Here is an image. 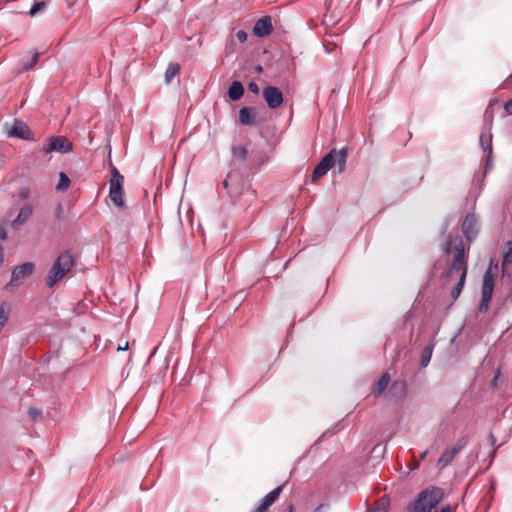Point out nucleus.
<instances>
[{
  "mask_svg": "<svg viewBox=\"0 0 512 512\" xmlns=\"http://www.w3.org/2000/svg\"><path fill=\"white\" fill-rule=\"evenodd\" d=\"M443 251L446 255L452 254V258L447 261V269L444 272L445 278H451L455 273H460V277L455 287L451 291V298L456 300L465 285L468 272V249H465L463 239L456 236L453 241L451 237L443 245Z\"/></svg>",
  "mask_w": 512,
  "mask_h": 512,
  "instance_id": "1",
  "label": "nucleus"
},
{
  "mask_svg": "<svg viewBox=\"0 0 512 512\" xmlns=\"http://www.w3.org/2000/svg\"><path fill=\"white\" fill-rule=\"evenodd\" d=\"M443 251L446 255L452 254V258L447 261V269L444 272L445 278H451L455 273H460V277L455 287L451 291V298L456 300L465 285L468 272V249H465L463 239L456 236L453 241L451 237L443 245Z\"/></svg>",
  "mask_w": 512,
  "mask_h": 512,
  "instance_id": "2",
  "label": "nucleus"
},
{
  "mask_svg": "<svg viewBox=\"0 0 512 512\" xmlns=\"http://www.w3.org/2000/svg\"><path fill=\"white\" fill-rule=\"evenodd\" d=\"M347 157V148H342L339 151L335 148L331 149L314 168L311 175L312 182H316L319 178L323 177L334 166H337L338 173L344 172Z\"/></svg>",
  "mask_w": 512,
  "mask_h": 512,
  "instance_id": "3",
  "label": "nucleus"
},
{
  "mask_svg": "<svg viewBox=\"0 0 512 512\" xmlns=\"http://www.w3.org/2000/svg\"><path fill=\"white\" fill-rule=\"evenodd\" d=\"M75 265V257L71 250H66L61 253L55 260L51 269L48 272L46 284L49 288L54 287L60 280H62Z\"/></svg>",
  "mask_w": 512,
  "mask_h": 512,
  "instance_id": "4",
  "label": "nucleus"
},
{
  "mask_svg": "<svg viewBox=\"0 0 512 512\" xmlns=\"http://www.w3.org/2000/svg\"><path fill=\"white\" fill-rule=\"evenodd\" d=\"M443 498V491L432 487L421 491L416 499L408 506L409 512H431Z\"/></svg>",
  "mask_w": 512,
  "mask_h": 512,
  "instance_id": "5",
  "label": "nucleus"
},
{
  "mask_svg": "<svg viewBox=\"0 0 512 512\" xmlns=\"http://www.w3.org/2000/svg\"><path fill=\"white\" fill-rule=\"evenodd\" d=\"M498 269V261L491 258L482 279L481 301L478 308L480 312L488 310L493 295L495 279L498 275Z\"/></svg>",
  "mask_w": 512,
  "mask_h": 512,
  "instance_id": "6",
  "label": "nucleus"
},
{
  "mask_svg": "<svg viewBox=\"0 0 512 512\" xmlns=\"http://www.w3.org/2000/svg\"><path fill=\"white\" fill-rule=\"evenodd\" d=\"M232 156L239 161L248 160L247 167L250 170H256L261 165L265 164L268 161V157L264 151H248L245 146L234 145L231 147Z\"/></svg>",
  "mask_w": 512,
  "mask_h": 512,
  "instance_id": "7",
  "label": "nucleus"
},
{
  "mask_svg": "<svg viewBox=\"0 0 512 512\" xmlns=\"http://www.w3.org/2000/svg\"><path fill=\"white\" fill-rule=\"evenodd\" d=\"M73 150V144L64 136H50L41 151L45 153H68Z\"/></svg>",
  "mask_w": 512,
  "mask_h": 512,
  "instance_id": "8",
  "label": "nucleus"
},
{
  "mask_svg": "<svg viewBox=\"0 0 512 512\" xmlns=\"http://www.w3.org/2000/svg\"><path fill=\"white\" fill-rule=\"evenodd\" d=\"M462 232L467 241V247L465 249L470 250L471 243L475 240L479 233V223L478 218L474 213H468L462 223Z\"/></svg>",
  "mask_w": 512,
  "mask_h": 512,
  "instance_id": "9",
  "label": "nucleus"
},
{
  "mask_svg": "<svg viewBox=\"0 0 512 512\" xmlns=\"http://www.w3.org/2000/svg\"><path fill=\"white\" fill-rule=\"evenodd\" d=\"M35 264L33 262H25L22 265L16 266L11 273V280L5 285L7 291H12L20 280L26 279L33 274Z\"/></svg>",
  "mask_w": 512,
  "mask_h": 512,
  "instance_id": "10",
  "label": "nucleus"
},
{
  "mask_svg": "<svg viewBox=\"0 0 512 512\" xmlns=\"http://www.w3.org/2000/svg\"><path fill=\"white\" fill-rule=\"evenodd\" d=\"M6 132L9 137L23 139V140H34L33 133L29 126L20 119H14L11 126L6 125Z\"/></svg>",
  "mask_w": 512,
  "mask_h": 512,
  "instance_id": "11",
  "label": "nucleus"
},
{
  "mask_svg": "<svg viewBox=\"0 0 512 512\" xmlns=\"http://www.w3.org/2000/svg\"><path fill=\"white\" fill-rule=\"evenodd\" d=\"M223 188L230 197H238L243 192V183L237 172L231 171L222 182Z\"/></svg>",
  "mask_w": 512,
  "mask_h": 512,
  "instance_id": "12",
  "label": "nucleus"
},
{
  "mask_svg": "<svg viewBox=\"0 0 512 512\" xmlns=\"http://www.w3.org/2000/svg\"><path fill=\"white\" fill-rule=\"evenodd\" d=\"M263 98L270 109H276L283 103V93L274 86H266L262 91Z\"/></svg>",
  "mask_w": 512,
  "mask_h": 512,
  "instance_id": "13",
  "label": "nucleus"
},
{
  "mask_svg": "<svg viewBox=\"0 0 512 512\" xmlns=\"http://www.w3.org/2000/svg\"><path fill=\"white\" fill-rule=\"evenodd\" d=\"M273 31L272 18L265 15L258 19L253 27V34L257 37H266Z\"/></svg>",
  "mask_w": 512,
  "mask_h": 512,
  "instance_id": "14",
  "label": "nucleus"
},
{
  "mask_svg": "<svg viewBox=\"0 0 512 512\" xmlns=\"http://www.w3.org/2000/svg\"><path fill=\"white\" fill-rule=\"evenodd\" d=\"M286 483L276 487L274 490L265 495L259 506L255 509L258 512H267L268 509L276 502L280 494L282 493Z\"/></svg>",
  "mask_w": 512,
  "mask_h": 512,
  "instance_id": "15",
  "label": "nucleus"
},
{
  "mask_svg": "<svg viewBox=\"0 0 512 512\" xmlns=\"http://www.w3.org/2000/svg\"><path fill=\"white\" fill-rule=\"evenodd\" d=\"M109 198L119 209L125 208L123 183H109Z\"/></svg>",
  "mask_w": 512,
  "mask_h": 512,
  "instance_id": "16",
  "label": "nucleus"
},
{
  "mask_svg": "<svg viewBox=\"0 0 512 512\" xmlns=\"http://www.w3.org/2000/svg\"><path fill=\"white\" fill-rule=\"evenodd\" d=\"M33 213V207L30 204L24 205L17 217L11 222V227L14 230H17L19 227H21L23 224L26 223V221L31 217Z\"/></svg>",
  "mask_w": 512,
  "mask_h": 512,
  "instance_id": "17",
  "label": "nucleus"
},
{
  "mask_svg": "<svg viewBox=\"0 0 512 512\" xmlns=\"http://www.w3.org/2000/svg\"><path fill=\"white\" fill-rule=\"evenodd\" d=\"M407 385L403 380H395L391 383L387 394L396 399H402L406 395Z\"/></svg>",
  "mask_w": 512,
  "mask_h": 512,
  "instance_id": "18",
  "label": "nucleus"
},
{
  "mask_svg": "<svg viewBox=\"0 0 512 512\" xmlns=\"http://www.w3.org/2000/svg\"><path fill=\"white\" fill-rule=\"evenodd\" d=\"M239 121L242 125H254L256 122L255 109L243 107L239 110Z\"/></svg>",
  "mask_w": 512,
  "mask_h": 512,
  "instance_id": "19",
  "label": "nucleus"
},
{
  "mask_svg": "<svg viewBox=\"0 0 512 512\" xmlns=\"http://www.w3.org/2000/svg\"><path fill=\"white\" fill-rule=\"evenodd\" d=\"M390 382V375L388 372L382 374V376L378 379L376 384L373 386L371 390V394L374 397H379L384 391L388 388Z\"/></svg>",
  "mask_w": 512,
  "mask_h": 512,
  "instance_id": "20",
  "label": "nucleus"
},
{
  "mask_svg": "<svg viewBox=\"0 0 512 512\" xmlns=\"http://www.w3.org/2000/svg\"><path fill=\"white\" fill-rule=\"evenodd\" d=\"M456 455H457V453L455 450H453L452 447L446 448L442 452L441 456L439 457V459L437 461V467L439 469L445 468L453 461V459L455 458Z\"/></svg>",
  "mask_w": 512,
  "mask_h": 512,
  "instance_id": "21",
  "label": "nucleus"
},
{
  "mask_svg": "<svg viewBox=\"0 0 512 512\" xmlns=\"http://www.w3.org/2000/svg\"><path fill=\"white\" fill-rule=\"evenodd\" d=\"M244 94V86L240 81H233L228 88V96L232 101L241 99Z\"/></svg>",
  "mask_w": 512,
  "mask_h": 512,
  "instance_id": "22",
  "label": "nucleus"
},
{
  "mask_svg": "<svg viewBox=\"0 0 512 512\" xmlns=\"http://www.w3.org/2000/svg\"><path fill=\"white\" fill-rule=\"evenodd\" d=\"M508 250L504 253L502 259V273H508L512 269V243H507Z\"/></svg>",
  "mask_w": 512,
  "mask_h": 512,
  "instance_id": "23",
  "label": "nucleus"
},
{
  "mask_svg": "<svg viewBox=\"0 0 512 512\" xmlns=\"http://www.w3.org/2000/svg\"><path fill=\"white\" fill-rule=\"evenodd\" d=\"M480 145L484 152L488 153V157L492 154V134L488 131V134L484 132L480 135Z\"/></svg>",
  "mask_w": 512,
  "mask_h": 512,
  "instance_id": "24",
  "label": "nucleus"
},
{
  "mask_svg": "<svg viewBox=\"0 0 512 512\" xmlns=\"http://www.w3.org/2000/svg\"><path fill=\"white\" fill-rule=\"evenodd\" d=\"M180 65L178 63H169L165 71V82L169 84L172 79L179 73Z\"/></svg>",
  "mask_w": 512,
  "mask_h": 512,
  "instance_id": "25",
  "label": "nucleus"
},
{
  "mask_svg": "<svg viewBox=\"0 0 512 512\" xmlns=\"http://www.w3.org/2000/svg\"><path fill=\"white\" fill-rule=\"evenodd\" d=\"M494 103H495V101H491L489 103V105L486 108L484 115H483L484 123H485V126L487 127L488 131L491 130L492 125H493V118H494L493 104Z\"/></svg>",
  "mask_w": 512,
  "mask_h": 512,
  "instance_id": "26",
  "label": "nucleus"
},
{
  "mask_svg": "<svg viewBox=\"0 0 512 512\" xmlns=\"http://www.w3.org/2000/svg\"><path fill=\"white\" fill-rule=\"evenodd\" d=\"M434 349V344L427 345L421 352V366L426 367L432 357V352Z\"/></svg>",
  "mask_w": 512,
  "mask_h": 512,
  "instance_id": "27",
  "label": "nucleus"
},
{
  "mask_svg": "<svg viewBox=\"0 0 512 512\" xmlns=\"http://www.w3.org/2000/svg\"><path fill=\"white\" fill-rule=\"evenodd\" d=\"M71 181L66 173L60 172L59 174V181L56 186L57 191H66L70 187Z\"/></svg>",
  "mask_w": 512,
  "mask_h": 512,
  "instance_id": "28",
  "label": "nucleus"
},
{
  "mask_svg": "<svg viewBox=\"0 0 512 512\" xmlns=\"http://www.w3.org/2000/svg\"><path fill=\"white\" fill-rule=\"evenodd\" d=\"M9 319V308L6 302L0 305V331L4 328Z\"/></svg>",
  "mask_w": 512,
  "mask_h": 512,
  "instance_id": "29",
  "label": "nucleus"
},
{
  "mask_svg": "<svg viewBox=\"0 0 512 512\" xmlns=\"http://www.w3.org/2000/svg\"><path fill=\"white\" fill-rule=\"evenodd\" d=\"M27 413L32 422H38V421L43 420V418H44L43 412L34 406H30L28 408Z\"/></svg>",
  "mask_w": 512,
  "mask_h": 512,
  "instance_id": "30",
  "label": "nucleus"
},
{
  "mask_svg": "<svg viewBox=\"0 0 512 512\" xmlns=\"http://www.w3.org/2000/svg\"><path fill=\"white\" fill-rule=\"evenodd\" d=\"M468 442H469V437L467 435L462 436L461 438H459L457 440L456 444L454 446H452V448L458 454L459 452H461L466 447Z\"/></svg>",
  "mask_w": 512,
  "mask_h": 512,
  "instance_id": "31",
  "label": "nucleus"
},
{
  "mask_svg": "<svg viewBox=\"0 0 512 512\" xmlns=\"http://www.w3.org/2000/svg\"><path fill=\"white\" fill-rule=\"evenodd\" d=\"M46 6L47 4L44 1L35 2L29 11V15L31 17L35 16L38 12L43 11Z\"/></svg>",
  "mask_w": 512,
  "mask_h": 512,
  "instance_id": "32",
  "label": "nucleus"
},
{
  "mask_svg": "<svg viewBox=\"0 0 512 512\" xmlns=\"http://www.w3.org/2000/svg\"><path fill=\"white\" fill-rule=\"evenodd\" d=\"M124 177L121 175V173L118 171V169L113 166L111 170V178L109 183H123Z\"/></svg>",
  "mask_w": 512,
  "mask_h": 512,
  "instance_id": "33",
  "label": "nucleus"
},
{
  "mask_svg": "<svg viewBox=\"0 0 512 512\" xmlns=\"http://www.w3.org/2000/svg\"><path fill=\"white\" fill-rule=\"evenodd\" d=\"M38 60H39V53L35 51L32 55L31 60L27 63H24L22 70L28 71V70L34 68V66L37 64Z\"/></svg>",
  "mask_w": 512,
  "mask_h": 512,
  "instance_id": "34",
  "label": "nucleus"
},
{
  "mask_svg": "<svg viewBox=\"0 0 512 512\" xmlns=\"http://www.w3.org/2000/svg\"><path fill=\"white\" fill-rule=\"evenodd\" d=\"M30 196H31V189L27 186L21 187L18 192V195H17V197L20 200H27L30 198Z\"/></svg>",
  "mask_w": 512,
  "mask_h": 512,
  "instance_id": "35",
  "label": "nucleus"
},
{
  "mask_svg": "<svg viewBox=\"0 0 512 512\" xmlns=\"http://www.w3.org/2000/svg\"><path fill=\"white\" fill-rule=\"evenodd\" d=\"M54 216L59 221L64 219V208L61 203H58L55 207Z\"/></svg>",
  "mask_w": 512,
  "mask_h": 512,
  "instance_id": "36",
  "label": "nucleus"
},
{
  "mask_svg": "<svg viewBox=\"0 0 512 512\" xmlns=\"http://www.w3.org/2000/svg\"><path fill=\"white\" fill-rule=\"evenodd\" d=\"M235 37L240 43H244L247 40V33L244 30H239L235 33Z\"/></svg>",
  "mask_w": 512,
  "mask_h": 512,
  "instance_id": "37",
  "label": "nucleus"
},
{
  "mask_svg": "<svg viewBox=\"0 0 512 512\" xmlns=\"http://www.w3.org/2000/svg\"><path fill=\"white\" fill-rule=\"evenodd\" d=\"M248 90L251 93L256 94V95L259 94V92H260L259 86L255 82H253V81H251L248 84Z\"/></svg>",
  "mask_w": 512,
  "mask_h": 512,
  "instance_id": "38",
  "label": "nucleus"
},
{
  "mask_svg": "<svg viewBox=\"0 0 512 512\" xmlns=\"http://www.w3.org/2000/svg\"><path fill=\"white\" fill-rule=\"evenodd\" d=\"M389 506V503H388V500L385 498V497H382L379 501H378V505L377 507H380V508H385V512H387V508Z\"/></svg>",
  "mask_w": 512,
  "mask_h": 512,
  "instance_id": "39",
  "label": "nucleus"
},
{
  "mask_svg": "<svg viewBox=\"0 0 512 512\" xmlns=\"http://www.w3.org/2000/svg\"><path fill=\"white\" fill-rule=\"evenodd\" d=\"M504 110L507 115H512V99L504 104Z\"/></svg>",
  "mask_w": 512,
  "mask_h": 512,
  "instance_id": "40",
  "label": "nucleus"
},
{
  "mask_svg": "<svg viewBox=\"0 0 512 512\" xmlns=\"http://www.w3.org/2000/svg\"><path fill=\"white\" fill-rule=\"evenodd\" d=\"M7 238V231L3 224H0V240H5Z\"/></svg>",
  "mask_w": 512,
  "mask_h": 512,
  "instance_id": "41",
  "label": "nucleus"
},
{
  "mask_svg": "<svg viewBox=\"0 0 512 512\" xmlns=\"http://www.w3.org/2000/svg\"><path fill=\"white\" fill-rule=\"evenodd\" d=\"M488 440H489V442H490V444H491L492 446H494V445H495L496 438H495V436H494L492 433H490V434H489V436H488Z\"/></svg>",
  "mask_w": 512,
  "mask_h": 512,
  "instance_id": "42",
  "label": "nucleus"
},
{
  "mask_svg": "<svg viewBox=\"0 0 512 512\" xmlns=\"http://www.w3.org/2000/svg\"><path fill=\"white\" fill-rule=\"evenodd\" d=\"M367 512H385V508L375 507L373 509L368 510Z\"/></svg>",
  "mask_w": 512,
  "mask_h": 512,
  "instance_id": "43",
  "label": "nucleus"
},
{
  "mask_svg": "<svg viewBox=\"0 0 512 512\" xmlns=\"http://www.w3.org/2000/svg\"><path fill=\"white\" fill-rule=\"evenodd\" d=\"M293 511H294V506H293V504H292V503H289V504L286 506L285 510H284V512H293Z\"/></svg>",
  "mask_w": 512,
  "mask_h": 512,
  "instance_id": "44",
  "label": "nucleus"
},
{
  "mask_svg": "<svg viewBox=\"0 0 512 512\" xmlns=\"http://www.w3.org/2000/svg\"><path fill=\"white\" fill-rule=\"evenodd\" d=\"M437 512V511H435ZM440 512H451V508L449 505L445 506V507H442L441 511Z\"/></svg>",
  "mask_w": 512,
  "mask_h": 512,
  "instance_id": "45",
  "label": "nucleus"
},
{
  "mask_svg": "<svg viewBox=\"0 0 512 512\" xmlns=\"http://www.w3.org/2000/svg\"><path fill=\"white\" fill-rule=\"evenodd\" d=\"M128 349V342L125 343V345H119L118 350H127Z\"/></svg>",
  "mask_w": 512,
  "mask_h": 512,
  "instance_id": "46",
  "label": "nucleus"
},
{
  "mask_svg": "<svg viewBox=\"0 0 512 512\" xmlns=\"http://www.w3.org/2000/svg\"><path fill=\"white\" fill-rule=\"evenodd\" d=\"M427 454H428V451H427V450H426V451H424V452H422V453H421V455H420V458H421L422 460H423V459H425V457L427 456Z\"/></svg>",
  "mask_w": 512,
  "mask_h": 512,
  "instance_id": "47",
  "label": "nucleus"
},
{
  "mask_svg": "<svg viewBox=\"0 0 512 512\" xmlns=\"http://www.w3.org/2000/svg\"><path fill=\"white\" fill-rule=\"evenodd\" d=\"M255 70L260 73L263 71V68H262V66L258 65L255 67Z\"/></svg>",
  "mask_w": 512,
  "mask_h": 512,
  "instance_id": "48",
  "label": "nucleus"
},
{
  "mask_svg": "<svg viewBox=\"0 0 512 512\" xmlns=\"http://www.w3.org/2000/svg\"><path fill=\"white\" fill-rule=\"evenodd\" d=\"M321 507H322V505H320L319 507H317V508L315 509V511H314V512H318V511L321 509Z\"/></svg>",
  "mask_w": 512,
  "mask_h": 512,
  "instance_id": "49",
  "label": "nucleus"
},
{
  "mask_svg": "<svg viewBox=\"0 0 512 512\" xmlns=\"http://www.w3.org/2000/svg\"><path fill=\"white\" fill-rule=\"evenodd\" d=\"M509 79L512 80V74L509 76Z\"/></svg>",
  "mask_w": 512,
  "mask_h": 512,
  "instance_id": "50",
  "label": "nucleus"
},
{
  "mask_svg": "<svg viewBox=\"0 0 512 512\" xmlns=\"http://www.w3.org/2000/svg\"><path fill=\"white\" fill-rule=\"evenodd\" d=\"M253 512H258L257 510H254Z\"/></svg>",
  "mask_w": 512,
  "mask_h": 512,
  "instance_id": "51",
  "label": "nucleus"
},
{
  "mask_svg": "<svg viewBox=\"0 0 512 512\" xmlns=\"http://www.w3.org/2000/svg\"><path fill=\"white\" fill-rule=\"evenodd\" d=\"M378 1L380 2L381 0H378Z\"/></svg>",
  "mask_w": 512,
  "mask_h": 512,
  "instance_id": "52",
  "label": "nucleus"
}]
</instances>
